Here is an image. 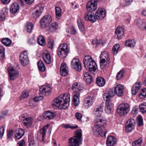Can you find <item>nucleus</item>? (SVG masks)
<instances>
[{"label":"nucleus","instance_id":"nucleus-6","mask_svg":"<svg viewBox=\"0 0 146 146\" xmlns=\"http://www.w3.org/2000/svg\"><path fill=\"white\" fill-rule=\"evenodd\" d=\"M52 20V17L50 15H47L44 16L40 20L41 27L42 28L46 27L50 24Z\"/></svg>","mask_w":146,"mask_h":146},{"label":"nucleus","instance_id":"nucleus-55","mask_svg":"<svg viewBox=\"0 0 146 146\" xmlns=\"http://www.w3.org/2000/svg\"><path fill=\"white\" fill-rule=\"evenodd\" d=\"M139 94V96L140 98H142L141 96H142L143 97H145L146 95V89H143L141 90V91Z\"/></svg>","mask_w":146,"mask_h":146},{"label":"nucleus","instance_id":"nucleus-18","mask_svg":"<svg viewBox=\"0 0 146 146\" xmlns=\"http://www.w3.org/2000/svg\"><path fill=\"white\" fill-rule=\"evenodd\" d=\"M103 106H97L94 108V113L97 117L96 118H101L99 117L102 115L103 112Z\"/></svg>","mask_w":146,"mask_h":146},{"label":"nucleus","instance_id":"nucleus-2","mask_svg":"<svg viewBox=\"0 0 146 146\" xmlns=\"http://www.w3.org/2000/svg\"><path fill=\"white\" fill-rule=\"evenodd\" d=\"M83 63L85 68L88 71L94 73L97 69L96 63L89 56H86L84 57Z\"/></svg>","mask_w":146,"mask_h":146},{"label":"nucleus","instance_id":"nucleus-4","mask_svg":"<svg viewBox=\"0 0 146 146\" xmlns=\"http://www.w3.org/2000/svg\"><path fill=\"white\" fill-rule=\"evenodd\" d=\"M129 106L128 104L123 103L120 104L117 109V112L120 116L124 115L129 111Z\"/></svg>","mask_w":146,"mask_h":146},{"label":"nucleus","instance_id":"nucleus-33","mask_svg":"<svg viewBox=\"0 0 146 146\" xmlns=\"http://www.w3.org/2000/svg\"><path fill=\"white\" fill-rule=\"evenodd\" d=\"M64 107L65 106V105L68 104L67 106H66V107H64V109L67 108L69 105V103L70 100V95L69 94L67 93H64Z\"/></svg>","mask_w":146,"mask_h":146},{"label":"nucleus","instance_id":"nucleus-12","mask_svg":"<svg viewBox=\"0 0 146 146\" xmlns=\"http://www.w3.org/2000/svg\"><path fill=\"white\" fill-rule=\"evenodd\" d=\"M84 18L86 21H89L92 23L96 21L94 14L93 12L88 11L84 15Z\"/></svg>","mask_w":146,"mask_h":146},{"label":"nucleus","instance_id":"nucleus-54","mask_svg":"<svg viewBox=\"0 0 146 146\" xmlns=\"http://www.w3.org/2000/svg\"><path fill=\"white\" fill-rule=\"evenodd\" d=\"M60 74L62 76H64L63 73L64 72V62H63L61 64L60 68Z\"/></svg>","mask_w":146,"mask_h":146},{"label":"nucleus","instance_id":"nucleus-61","mask_svg":"<svg viewBox=\"0 0 146 146\" xmlns=\"http://www.w3.org/2000/svg\"><path fill=\"white\" fill-rule=\"evenodd\" d=\"M137 123L138 126H141L143 124V120L142 118H139L137 119Z\"/></svg>","mask_w":146,"mask_h":146},{"label":"nucleus","instance_id":"nucleus-9","mask_svg":"<svg viewBox=\"0 0 146 146\" xmlns=\"http://www.w3.org/2000/svg\"><path fill=\"white\" fill-rule=\"evenodd\" d=\"M8 71L10 80H14L18 77L19 74L18 71L17 70L14 69L13 67H9Z\"/></svg>","mask_w":146,"mask_h":146},{"label":"nucleus","instance_id":"nucleus-19","mask_svg":"<svg viewBox=\"0 0 146 146\" xmlns=\"http://www.w3.org/2000/svg\"><path fill=\"white\" fill-rule=\"evenodd\" d=\"M136 25L142 30H146V22L144 20L137 19L136 21Z\"/></svg>","mask_w":146,"mask_h":146},{"label":"nucleus","instance_id":"nucleus-60","mask_svg":"<svg viewBox=\"0 0 146 146\" xmlns=\"http://www.w3.org/2000/svg\"><path fill=\"white\" fill-rule=\"evenodd\" d=\"M13 130H10L8 132L7 136L8 139H12V137L13 136Z\"/></svg>","mask_w":146,"mask_h":146},{"label":"nucleus","instance_id":"nucleus-56","mask_svg":"<svg viewBox=\"0 0 146 146\" xmlns=\"http://www.w3.org/2000/svg\"><path fill=\"white\" fill-rule=\"evenodd\" d=\"M75 116L77 120L79 121H82L81 119L82 117V115L81 113L78 112H77L76 113Z\"/></svg>","mask_w":146,"mask_h":146},{"label":"nucleus","instance_id":"nucleus-58","mask_svg":"<svg viewBox=\"0 0 146 146\" xmlns=\"http://www.w3.org/2000/svg\"><path fill=\"white\" fill-rule=\"evenodd\" d=\"M68 72V68L66 64L64 62V77L67 75Z\"/></svg>","mask_w":146,"mask_h":146},{"label":"nucleus","instance_id":"nucleus-14","mask_svg":"<svg viewBox=\"0 0 146 146\" xmlns=\"http://www.w3.org/2000/svg\"><path fill=\"white\" fill-rule=\"evenodd\" d=\"M51 90L52 88L50 86H43L40 88L39 91L41 94L48 96L50 94Z\"/></svg>","mask_w":146,"mask_h":146},{"label":"nucleus","instance_id":"nucleus-25","mask_svg":"<svg viewBox=\"0 0 146 146\" xmlns=\"http://www.w3.org/2000/svg\"><path fill=\"white\" fill-rule=\"evenodd\" d=\"M57 51L59 56L61 58H64V43L62 44L59 46Z\"/></svg>","mask_w":146,"mask_h":146},{"label":"nucleus","instance_id":"nucleus-27","mask_svg":"<svg viewBox=\"0 0 146 146\" xmlns=\"http://www.w3.org/2000/svg\"><path fill=\"white\" fill-rule=\"evenodd\" d=\"M48 126L49 125H46V126H44L42 129H40L38 131V133H40L42 135V141H44V137L46 135V131Z\"/></svg>","mask_w":146,"mask_h":146},{"label":"nucleus","instance_id":"nucleus-44","mask_svg":"<svg viewBox=\"0 0 146 146\" xmlns=\"http://www.w3.org/2000/svg\"><path fill=\"white\" fill-rule=\"evenodd\" d=\"M78 24L80 31L82 32L84 30V27L83 23L81 22V20H78L77 21Z\"/></svg>","mask_w":146,"mask_h":146},{"label":"nucleus","instance_id":"nucleus-63","mask_svg":"<svg viewBox=\"0 0 146 146\" xmlns=\"http://www.w3.org/2000/svg\"><path fill=\"white\" fill-rule=\"evenodd\" d=\"M36 42V40L33 38H32L29 39V43L30 45H33L35 44Z\"/></svg>","mask_w":146,"mask_h":146},{"label":"nucleus","instance_id":"nucleus-26","mask_svg":"<svg viewBox=\"0 0 146 146\" xmlns=\"http://www.w3.org/2000/svg\"><path fill=\"white\" fill-rule=\"evenodd\" d=\"M15 137L17 139H20L24 135V131L23 129L21 128L18 129L15 131Z\"/></svg>","mask_w":146,"mask_h":146},{"label":"nucleus","instance_id":"nucleus-41","mask_svg":"<svg viewBox=\"0 0 146 146\" xmlns=\"http://www.w3.org/2000/svg\"><path fill=\"white\" fill-rule=\"evenodd\" d=\"M26 28L27 32L29 33L31 32L33 29V24L31 23H27Z\"/></svg>","mask_w":146,"mask_h":146},{"label":"nucleus","instance_id":"nucleus-45","mask_svg":"<svg viewBox=\"0 0 146 146\" xmlns=\"http://www.w3.org/2000/svg\"><path fill=\"white\" fill-rule=\"evenodd\" d=\"M100 68L101 69H103L105 67L107 64H108L109 63L107 62L106 60H100Z\"/></svg>","mask_w":146,"mask_h":146},{"label":"nucleus","instance_id":"nucleus-53","mask_svg":"<svg viewBox=\"0 0 146 146\" xmlns=\"http://www.w3.org/2000/svg\"><path fill=\"white\" fill-rule=\"evenodd\" d=\"M124 72V71L123 70H121L118 72L116 76L117 79L119 80L122 77Z\"/></svg>","mask_w":146,"mask_h":146},{"label":"nucleus","instance_id":"nucleus-48","mask_svg":"<svg viewBox=\"0 0 146 146\" xmlns=\"http://www.w3.org/2000/svg\"><path fill=\"white\" fill-rule=\"evenodd\" d=\"M139 107L142 113H144L146 112V104H141Z\"/></svg>","mask_w":146,"mask_h":146},{"label":"nucleus","instance_id":"nucleus-31","mask_svg":"<svg viewBox=\"0 0 146 146\" xmlns=\"http://www.w3.org/2000/svg\"><path fill=\"white\" fill-rule=\"evenodd\" d=\"M43 59L46 64H49L51 62V58L50 55L48 52L44 54Z\"/></svg>","mask_w":146,"mask_h":146},{"label":"nucleus","instance_id":"nucleus-59","mask_svg":"<svg viewBox=\"0 0 146 146\" xmlns=\"http://www.w3.org/2000/svg\"><path fill=\"white\" fill-rule=\"evenodd\" d=\"M54 45V42L53 40H49L48 41V46L50 49H52Z\"/></svg>","mask_w":146,"mask_h":146},{"label":"nucleus","instance_id":"nucleus-43","mask_svg":"<svg viewBox=\"0 0 146 146\" xmlns=\"http://www.w3.org/2000/svg\"><path fill=\"white\" fill-rule=\"evenodd\" d=\"M120 45L118 44L114 45L112 48L113 53L114 54H116L118 52V50L120 48Z\"/></svg>","mask_w":146,"mask_h":146},{"label":"nucleus","instance_id":"nucleus-15","mask_svg":"<svg viewBox=\"0 0 146 146\" xmlns=\"http://www.w3.org/2000/svg\"><path fill=\"white\" fill-rule=\"evenodd\" d=\"M113 106V104L110 99H106L105 111L107 113H109L111 112V108Z\"/></svg>","mask_w":146,"mask_h":146},{"label":"nucleus","instance_id":"nucleus-16","mask_svg":"<svg viewBox=\"0 0 146 146\" xmlns=\"http://www.w3.org/2000/svg\"><path fill=\"white\" fill-rule=\"evenodd\" d=\"M115 94L117 96L121 97L123 96L124 94L123 86L119 84L117 85L115 88Z\"/></svg>","mask_w":146,"mask_h":146},{"label":"nucleus","instance_id":"nucleus-46","mask_svg":"<svg viewBox=\"0 0 146 146\" xmlns=\"http://www.w3.org/2000/svg\"><path fill=\"white\" fill-rule=\"evenodd\" d=\"M142 141V138H140L139 139L135 141L132 144L133 146H140Z\"/></svg>","mask_w":146,"mask_h":146},{"label":"nucleus","instance_id":"nucleus-28","mask_svg":"<svg viewBox=\"0 0 146 146\" xmlns=\"http://www.w3.org/2000/svg\"><path fill=\"white\" fill-rule=\"evenodd\" d=\"M19 9V5L17 3H13L11 6L10 9V11L11 13H15L18 11Z\"/></svg>","mask_w":146,"mask_h":146},{"label":"nucleus","instance_id":"nucleus-37","mask_svg":"<svg viewBox=\"0 0 146 146\" xmlns=\"http://www.w3.org/2000/svg\"><path fill=\"white\" fill-rule=\"evenodd\" d=\"M55 13L56 16L58 19H59L61 16V9L59 7H55Z\"/></svg>","mask_w":146,"mask_h":146},{"label":"nucleus","instance_id":"nucleus-13","mask_svg":"<svg viewBox=\"0 0 146 146\" xmlns=\"http://www.w3.org/2000/svg\"><path fill=\"white\" fill-rule=\"evenodd\" d=\"M94 102V98L90 96L86 97L84 100L83 106L86 108L92 106Z\"/></svg>","mask_w":146,"mask_h":146},{"label":"nucleus","instance_id":"nucleus-10","mask_svg":"<svg viewBox=\"0 0 146 146\" xmlns=\"http://www.w3.org/2000/svg\"><path fill=\"white\" fill-rule=\"evenodd\" d=\"M71 65L72 68L76 71L80 72L81 70V66L78 59L74 58L71 61Z\"/></svg>","mask_w":146,"mask_h":146},{"label":"nucleus","instance_id":"nucleus-32","mask_svg":"<svg viewBox=\"0 0 146 146\" xmlns=\"http://www.w3.org/2000/svg\"><path fill=\"white\" fill-rule=\"evenodd\" d=\"M135 44V42L133 39L127 40L125 42V46H128L130 47H134Z\"/></svg>","mask_w":146,"mask_h":146},{"label":"nucleus","instance_id":"nucleus-64","mask_svg":"<svg viewBox=\"0 0 146 146\" xmlns=\"http://www.w3.org/2000/svg\"><path fill=\"white\" fill-rule=\"evenodd\" d=\"M17 146H25V141L22 140L17 143Z\"/></svg>","mask_w":146,"mask_h":146},{"label":"nucleus","instance_id":"nucleus-34","mask_svg":"<svg viewBox=\"0 0 146 146\" xmlns=\"http://www.w3.org/2000/svg\"><path fill=\"white\" fill-rule=\"evenodd\" d=\"M66 32L74 35H75L77 33L76 29L73 26H70L68 28L66 29Z\"/></svg>","mask_w":146,"mask_h":146},{"label":"nucleus","instance_id":"nucleus-30","mask_svg":"<svg viewBox=\"0 0 146 146\" xmlns=\"http://www.w3.org/2000/svg\"><path fill=\"white\" fill-rule=\"evenodd\" d=\"M138 85H140L139 83H135L131 89L132 93L133 94L135 95L138 91L140 88V86H137Z\"/></svg>","mask_w":146,"mask_h":146},{"label":"nucleus","instance_id":"nucleus-40","mask_svg":"<svg viewBox=\"0 0 146 146\" xmlns=\"http://www.w3.org/2000/svg\"><path fill=\"white\" fill-rule=\"evenodd\" d=\"M38 43L40 45H44L45 44V39L42 36H39L38 38Z\"/></svg>","mask_w":146,"mask_h":146},{"label":"nucleus","instance_id":"nucleus-36","mask_svg":"<svg viewBox=\"0 0 146 146\" xmlns=\"http://www.w3.org/2000/svg\"><path fill=\"white\" fill-rule=\"evenodd\" d=\"M2 43L6 46H9L11 44V40L8 38H5L2 39Z\"/></svg>","mask_w":146,"mask_h":146},{"label":"nucleus","instance_id":"nucleus-38","mask_svg":"<svg viewBox=\"0 0 146 146\" xmlns=\"http://www.w3.org/2000/svg\"><path fill=\"white\" fill-rule=\"evenodd\" d=\"M43 10V8L42 7H38L37 8L35 13L36 17H38L40 15Z\"/></svg>","mask_w":146,"mask_h":146},{"label":"nucleus","instance_id":"nucleus-52","mask_svg":"<svg viewBox=\"0 0 146 146\" xmlns=\"http://www.w3.org/2000/svg\"><path fill=\"white\" fill-rule=\"evenodd\" d=\"M29 96L28 92L27 91H25L22 92L21 96V99L25 98Z\"/></svg>","mask_w":146,"mask_h":146},{"label":"nucleus","instance_id":"nucleus-22","mask_svg":"<svg viewBox=\"0 0 146 146\" xmlns=\"http://www.w3.org/2000/svg\"><path fill=\"white\" fill-rule=\"evenodd\" d=\"M25 118L23 120V123L24 125L27 127H31L33 123V119L31 117H27L25 118V117H23Z\"/></svg>","mask_w":146,"mask_h":146},{"label":"nucleus","instance_id":"nucleus-42","mask_svg":"<svg viewBox=\"0 0 146 146\" xmlns=\"http://www.w3.org/2000/svg\"><path fill=\"white\" fill-rule=\"evenodd\" d=\"M125 127L126 131L129 133L131 131L134 129V127L125 123Z\"/></svg>","mask_w":146,"mask_h":146},{"label":"nucleus","instance_id":"nucleus-50","mask_svg":"<svg viewBox=\"0 0 146 146\" xmlns=\"http://www.w3.org/2000/svg\"><path fill=\"white\" fill-rule=\"evenodd\" d=\"M65 47H66L64 48V55H65V56H64V58L67 56L70 51V49L68 45L67 44L64 43Z\"/></svg>","mask_w":146,"mask_h":146},{"label":"nucleus","instance_id":"nucleus-39","mask_svg":"<svg viewBox=\"0 0 146 146\" xmlns=\"http://www.w3.org/2000/svg\"><path fill=\"white\" fill-rule=\"evenodd\" d=\"M58 27V23L54 22L49 27L50 30L52 31H55L57 29Z\"/></svg>","mask_w":146,"mask_h":146},{"label":"nucleus","instance_id":"nucleus-17","mask_svg":"<svg viewBox=\"0 0 146 146\" xmlns=\"http://www.w3.org/2000/svg\"><path fill=\"white\" fill-rule=\"evenodd\" d=\"M56 112H51L49 111H47L44 112L43 114V117L47 119H52L56 117Z\"/></svg>","mask_w":146,"mask_h":146},{"label":"nucleus","instance_id":"nucleus-3","mask_svg":"<svg viewBox=\"0 0 146 146\" xmlns=\"http://www.w3.org/2000/svg\"><path fill=\"white\" fill-rule=\"evenodd\" d=\"M81 129H78L75 131V136L69 139L68 146H79L82 141V133Z\"/></svg>","mask_w":146,"mask_h":146},{"label":"nucleus","instance_id":"nucleus-51","mask_svg":"<svg viewBox=\"0 0 146 146\" xmlns=\"http://www.w3.org/2000/svg\"><path fill=\"white\" fill-rule=\"evenodd\" d=\"M5 48L3 46H1L0 48V57L1 58H4L5 55Z\"/></svg>","mask_w":146,"mask_h":146},{"label":"nucleus","instance_id":"nucleus-5","mask_svg":"<svg viewBox=\"0 0 146 146\" xmlns=\"http://www.w3.org/2000/svg\"><path fill=\"white\" fill-rule=\"evenodd\" d=\"M64 94L60 95L57 98L54 100V103L52 104L53 106L55 107L60 109H64Z\"/></svg>","mask_w":146,"mask_h":146},{"label":"nucleus","instance_id":"nucleus-11","mask_svg":"<svg viewBox=\"0 0 146 146\" xmlns=\"http://www.w3.org/2000/svg\"><path fill=\"white\" fill-rule=\"evenodd\" d=\"M97 8L96 2L94 0H91L89 1L86 4V9L87 11L93 12L95 11Z\"/></svg>","mask_w":146,"mask_h":146},{"label":"nucleus","instance_id":"nucleus-7","mask_svg":"<svg viewBox=\"0 0 146 146\" xmlns=\"http://www.w3.org/2000/svg\"><path fill=\"white\" fill-rule=\"evenodd\" d=\"M28 54V52L26 50L24 51L20 54V60L21 64L23 66H26L29 64Z\"/></svg>","mask_w":146,"mask_h":146},{"label":"nucleus","instance_id":"nucleus-24","mask_svg":"<svg viewBox=\"0 0 146 146\" xmlns=\"http://www.w3.org/2000/svg\"><path fill=\"white\" fill-rule=\"evenodd\" d=\"M82 87L80 85H78L77 83L76 82L74 83L72 86V90L76 93H79L80 94L81 93V91L82 90Z\"/></svg>","mask_w":146,"mask_h":146},{"label":"nucleus","instance_id":"nucleus-29","mask_svg":"<svg viewBox=\"0 0 146 146\" xmlns=\"http://www.w3.org/2000/svg\"><path fill=\"white\" fill-rule=\"evenodd\" d=\"M96 83L97 85L99 86H103L105 84L106 80L102 77H99L96 79Z\"/></svg>","mask_w":146,"mask_h":146},{"label":"nucleus","instance_id":"nucleus-35","mask_svg":"<svg viewBox=\"0 0 146 146\" xmlns=\"http://www.w3.org/2000/svg\"><path fill=\"white\" fill-rule=\"evenodd\" d=\"M38 69L40 71L43 72L44 71L45 67L43 62L39 61L37 63Z\"/></svg>","mask_w":146,"mask_h":146},{"label":"nucleus","instance_id":"nucleus-8","mask_svg":"<svg viewBox=\"0 0 146 146\" xmlns=\"http://www.w3.org/2000/svg\"><path fill=\"white\" fill-rule=\"evenodd\" d=\"M106 14V10L104 9L103 8L98 9L94 14L96 21L103 19L105 17Z\"/></svg>","mask_w":146,"mask_h":146},{"label":"nucleus","instance_id":"nucleus-1","mask_svg":"<svg viewBox=\"0 0 146 146\" xmlns=\"http://www.w3.org/2000/svg\"><path fill=\"white\" fill-rule=\"evenodd\" d=\"M106 120L105 118H96L94 120L95 125L93 128V132L94 135H96L99 137L104 136L106 137L107 131H103V126L106 124Z\"/></svg>","mask_w":146,"mask_h":146},{"label":"nucleus","instance_id":"nucleus-49","mask_svg":"<svg viewBox=\"0 0 146 146\" xmlns=\"http://www.w3.org/2000/svg\"><path fill=\"white\" fill-rule=\"evenodd\" d=\"M135 121L133 119L130 118L127 120L126 123L132 126L135 127Z\"/></svg>","mask_w":146,"mask_h":146},{"label":"nucleus","instance_id":"nucleus-62","mask_svg":"<svg viewBox=\"0 0 146 146\" xmlns=\"http://www.w3.org/2000/svg\"><path fill=\"white\" fill-rule=\"evenodd\" d=\"M43 98V96H37L34 98L33 100L35 102H37L42 99Z\"/></svg>","mask_w":146,"mask_h":146},{"label":"nucleus","instance_id":"nucleus-47","mask_svg":"<svg viewBox=\"0 0 146 146\" xmlns=\"http://www.w3.org/2000/svg\"><path fill=\"white\" fill-rule=\"evenodd\" d=\"M80 93L79 92L76 93L73 96V102H80Z\"/></svg>","mask_w":146,"mask_h":146},{"label":"nucleus","instance_id":"nucleus-23","mask_svg":"<svg viewBox=\"0 0 146 146\" xmlns=\"http://www.w3.org/2000/svg\"><path fill=\"white\" fill-rule=\"evenodd\" d=\"M115 94V90L114 91L113 88H110L108 90L107 94L105 93L104 94L103 96V97L105 100H106V99L108 100L109 99H110V97L114 96Z\"/></svg>","mask_w":146,"mask_h":146},{"label":"nucleus","instance_id":"nucleus-20","mask_svg":"<svg viewBox=\"0 0 146 146\" xmlns=\"http://www.w3.org/2000/svg\"><path fill=\"white\" fill-rule=\"evenodd\" d=\"M124 29L122 27L119 26H118L115 31V33L117 36L118 39H120L124 34Z\"/></svg>","mask_w":146,"mask_h":146},{"label":"nucleus","instance_id":"nucleus-57","mask_svg":"<svg viewBox=\"0 0 146 146\" xmlns=\"http://www.w3.org/2000/svg\"><path fill=\"white\" fill-rule=\"evenodd\" d=\"M85 81L87 84H90L93 81V78L91 76H88L86 78H85Z\"/></svg>","mask_w":146,"mask_h":146},{"label":"nucleus","instance_id":"nucleus-21","mask_svg":"<svg viewBox=\"0 0 146 146\" xmlns=\"http://www.w3.org/2000/svg\"><path fill=\"white\" fill-rule=\"evenodd\" d=\"M116 139L112 136H108L107 139L106 144L108 146H112L115 145L116 142Z\"/></svg>","mask_w":146,"mask_h":146}]
</instances>
